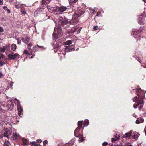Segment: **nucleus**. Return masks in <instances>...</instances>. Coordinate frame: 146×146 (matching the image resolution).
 Returning <instances> with one entry per match:
<instances>
[{"mask_svg":"<svg viewBox=\"0 0 146 146\" xmlns=\"http://www.w3.org/2000/svg\"><path fill=\"white\" fill-rule=\"evenodd\" d=\"M58 25L55 27L54 31L53 32V36L54 37L58 38V36L62 35V30L61 26H63L62 22V20H60L58 21Z\"/></svg>","mask_w":146,"mask_h":146,"instance_id":"obj_1","label":"nucleus"},{"mask_svg":"<svg viewBox=\"0 0 146 146\" xmlns=\"http://www.w3.org/2000/svg\"><path fill=\"white\" fill-rule=\"evenodd\" d=\"M14 104L12 103L11 104H4L2 102H0V111L5 112L9 110H11L13 108Z\"/></svg>","mask_w":146,"mask_h":146,"instance_id":"obj_2","label":"nucleus"},{"mask_svg":"<svg viewBox=\"0 0 146 146\" xmlns=\"http://www.w3.org/2000/svg\"><path fill=\"white\" fill-rule=\"evenodd\" d=\"M143 99H138V97L137 96L135 97L133 99V100L134 102H136L138 104V105L140 106L139 108V110H140L141 109L143 105L144 102L143 101Z\"/></svg>","mask_w":146,"mask_h":146,"instance_id":"obj_3","label":"nucleus"},{"mask_svg":"<svg viewBox=\"0 0 146 146\" xmlns=\"http://www.w3.org/2000/svg\"><path fill=\"white\" fill-rule=\"evenodd\" d=\"M142 32V30L141 29L137 31H133V34L135 35L134 37L135 38H138L137 39V41L138 40H139L140 39V35L139 33Z\"/></svg>","mask_w":146,"mask_h":146,"instance_id":"obj_4","label":"nucleus"},{"mask_svg":"<svg viewBox=\"0 0 146 146\" xmlns=\"http://www.w3.org/2000/svg\"><path fill=\"white\" fill-rule=\"evenodd\" d=\"M12 131L11 129H6L4 132V136L8 139L10 138V135L11 134Z\"/></svg>","mask_w":146,"mask_h":146,"instance_id":"obj_5","label":"nucleus"},{"mask_svg":"<svg viewBox=\"0 0 146 146\" xmlns=\"http://www.w3.org/2000/svg\"><path fill=\"white\" fill-rule=\"evenodd\" d=\"M136 92L137 94V95L138 99H143L144 98V96L142 95L143 94V92L142 91L141 89H137L136 90Z\"/></svg>","mask_w":146,"mask_h":146,"instance_id":"obj_6","label":"nucleus"},{"mask_svg":"<svg viewBox=\"0 0 146 146\" xmlns=\"http://www.w3.org/2000/svg\"><path fill=\"white\" fill-rule=\"evenodd\" d=\"M75 49L73 45L67 46L65 49V52H68L72 51H74Z\"/></svg>","mask_w":146,"mask_h":146,"instance_id":"obj_7","label":"nucleus"},{"mask_svg":"<svg viewBox=\"0 0 146 146\" xmlns=\"http://www.w3.org/2000/svg\"><path fill=\"white\" fill-rule=\"evenodd\" d=\"M66 9V7L65 6H62L61 7L56 6V11H58L61 12H63L65 11Z\"/></svg>","mask_w":146,"mask_h":146,"instance_id":"obj_8","label":"nucleus"},{"mask_svg":"<svg viewBox=\"0 0 146 146\" xmlns=\"http://www.w3.org/2000/svg\"><path fill=\"white\" fill-rule=\"evenodd\" d=\"M7 56L9 58L10 60H14L17 56H19V55L17 53L14 54H13L12 53H11L9 54L8 55H7Z\"/></svg>","mask_w":146,"mask_h":146,"instance_id":"obj_9","label":"nucleus"},{"mask_svg":"<svg viewBox=\"0 0 146 146\" xmlns=\"http://www.w3.org/2000/svg\"><path fill=\"white\" fill-rule=\"evenodd\" d=\"M20 136L19 134L16 133H13V135L11 138L12 140H16L19 138Z\"/></svg>","mask_w":146,"mask_h":146,"instance_id":"obj_10","label":"nucleus"},{"mask_svg":"<svg viewBox=\"0 0 146 146\" xmlns=\"http://www.w3.org/2000/svg\"><path fill=\"white\" fill-rule=\"evenodd\" d=\"M21 40L22 41L25 43L28 42L30 40V38L27 36H24L21 38Z\"/></svg>","mask_w":146,"mask_h":146,"instance_id":"obj_11","label":"nucleus"},{"mask_svg":"<svg viewBox=\"0 0 146 146\" xmlns=\"http://www.w3.org/2000/svg\"><path fill=\"white\" fill-rule=\"evenodd\" d=\"M47 7L50 12H53L56 11V7L54 8L49 6L48 5L47 6Z\"/></svg>","mask_w":146,"mask_h":146,"instance_id":"obj_12","label":"nucleus"},{"mask_svg":"<svg viewBox=\"0 0 146 146\" xmlns=\"http://www.w3.org/2000/svg\"><path fill=\"white\" fill-rule=\"evenodd\" d=\"M82 128V127H78L77 128L74 130V134L75 136L78 137H79V136H78L77 132L79 131L80 129Z\"/></svg>","mask_w":146,"mask_h":146,"instance_id":"obj_13","label":"nucleus"},{"mask_svg":"<svg viewBox=\"0 0 146 146\" xmlns=\"http://www.w3.org/2000/svg\"><path fill=\"white\" fill-rule=\"evenodd\" d=\"M23 144L25 146H27L29 144V141L26 139H22Z\"/></svg>","mask_w":146,"mask_h":146,"instance_id":"obj_14","label":"nucleus"},{"mask_svg":"<svg viewBox=\"0 0 146 146\" xmlns=\"http://www.w3.org/2000/svg\"><path fill=\"white\" fill-rule=\"evenodd\" d=\"M52 0H42V5H46L49 3Z\"/></svg>","mask_w":146,"mask_h":146,"instance_id":"obj_15","label":"nucleus"},{"mask_svg":"<svg viewBox=\"0 0 146 146\" xmlns=\"http://www.w3.org/2000/svg\"><path fill=\"white\" fill-rule=\"evenodd\" d=\"M138 23L141 25H143L144 24V19L141 18V17H140L139 18Z\"/></svg>","mask_w":146,"mask_h":146,"instance_id":"obj_16","label":"nucleus"},{"mask_svg":"<svg viewBox=\"0 0 146 146\" xmlns=\"http://www.w3.org/2000/svg\"><path fill=\"white\" fill-rule=\"evenodd\" d=\"M132 132L133 131L131 130L130 131V132L125 133L124 135V137L127 138L128 137H130L131 135Z\"/></svg>","mask_w":146,"mask_h":146,"instance_id":"obj_17","label":"nucleus"},{"mask_svg":"<svg viewBox=\"0 0 146 146\" xmlns=\"http://www.w3.org/2000/svg\"><path fill=\"white\" fill-rule=\"evenodd\" d=\"M17 46L16 44H11V48L12 50L13 51H15L16 49Z\"/></svg>","mask_w":146,"mask_h":146,"instance_id":"obj_18","label":"nucleus"},{"mask_svg":"<svg viewBox=\"0 0 146 146\" xmlns=\"http://www.w3.org/2000/svg\"><path fill=\"white\" fill-rule=\"evenodd\" d=\"M2 59V60H5L7 59V58H5L4 57V55L1 53H0V60Z\"/></svg>","mask_w":146,"mask_h":146,"instance_id":"obj_19","label":"nucleus"},{"mask_svg":"<svg viewBox=\"0 0 146 146\" xmlns=\"http://www.w3.org/2000/svg\"><path fill=\"white\" fill-rule=\"evenodd\" d=\"M3 60H0V67L2 66L5 64V62Z\"/></svg>","mask_w":146,"mask_h":146,"instance_id":"obj_20","label":"nucleus"},{"mask_svg":"<svg viewBox=\"0 0 146 146\" xmlns=\"http://www.w3.org/2000/svg\"><path fill=\"white\" fill-rule=\"evenodd\" d=\"M17 109L18 111L19 112H21L23 111L22 108L19 105L17 106Z\"/></svg>","mask_w":146,"mask_h":146,"instance_id":"obj_21","label":"nucleus"},{"mask_svg":"<svg viewBox=\"0 0 146 146\" xmlns=\"http://www.w3.org/2000/svg\"><path fill=\"white\" fill-rule=\"evenodd\" d=\"M72 21L74 23H76L77 22V19L75 17H73L72 18Z\"/></svg>","mask_w":146,"mask_h":146,"instance_id":"obj_22","label":"nucleus"},{"mask_svg":"<svg viewBox=\"0 0 146 146\" xmlns=\"http://www.w3.org/2000/svg\"><path fill=\"white\" fill-rule=\"evenodd\" d=\"M119 139V137H117L116 138H112L111 141L113 142H115L116 140Z\"/></svg>","mask_w":146,"mask_h":146,"instance_id":"obj_23","label":"nucleus"},{"mask_svg":"<svg viewBox=\"0 0 146 146\" xmlns=\"http://www.w3.org/2000/svg\"><path fill=\"white\" fill-rule=\"evenodd\" d=\"M82 121H79L78 123V125L79 127H82Z\"/></svg>","mask_w":146,"mask_h":146,"instance_id":"obj_24","label":"nucleus"},{"mask_svg":"<svg viewBox=\"0 0 146 146\" xmlns=\"http://www.w3.org/2000/svg\"><path fill=\"white\" fill-rule=\"evenodd\" d=\"M62 22L63 26L66 25L68 22V21L66 20H62Z\"/></svg>","mask_w":146,"mask_h":146,"instance_id":"obj_25","label":"nucleus"},{"mask_svg":"<svg viewBox=\"0 0 146 146\" xmlns=\"http://www.w3.org/2000/svg\"><path fill=\"white\" fill-rule=\"evenodd\" d=\"M89 123V121L88 120H85L84 121V124L86 126H87Z\"/></svg>","mask_w":146,"mask_h":146,"instance_id":"obj_26","label":"nucleus"},{"mask_svg":"<svg viewBox=\"0 0 146 146\" xmlns=\"http://www.w3.org/2000/svg\"><path fill=\"white\" fill-rule=\"evenodd\" d=\"M72 43V42L70 40H69L66 41V44L67 45H69Z\"/></svg>","mask_w":146,"mask_h":146,"instance_id":"obj_27","label":"nucleus"},{"mask_svg":"<svg viewBox=\"0 0 146 146\" xmlns=\"http://www.w3.org/2000/svg\"><path fill=\"white\" fill-rule=\"evenodd\" d=\"M139 135V134L138 135V133H137V134H135L134 135H133L132 136V137L134 139H135L138 137Z\"/></svg>","mask_w":146,"mask_h":146,"instance_id":"obj_28","label":"nucleus"},{"mask_svg":"<svg viewBox=\"0 0 146 146\" xmlns=\"http://www.w3.org/2000/svg\"><path fill=\"white\" fill-rule=\"evenodd\" d=\"M5 50H6L4 46H3V47H1L0 48L1 50L3 52H4V51H5Z\"/></svg>","mask_w":146,"mask_h":146,"instance_id":"obj_29","label":"nucleus"},{"mask_svg":"<svg viewBox=\"0 0 146 146\" xmlns=\"http://www.w3.org/2000/svg\"><path fill=\"white\" fill-rule=\"evenodd\" d=\"M43 146H46V144L48 143V141L47 140H45L43 142Z\"/></svg>","mask_w":146,"mask_h":146,"instance_id":"obj_30","label":"nucleus"},{"mask_svg":"<svg viewBox=\"0 0 146 146\" xmlns=\"http://www.w3.org/2000/svg\"><path fill=\"white\" fill-rule=\"evenodd\" d=\"M59 46L58 44L56 45L55 46H54V50L55 51V50H57V48Z\"/></svg>","mask_w":146,"mask_h":146,"instance_id":"obj_31","label":"nucleus"},{"mask_svg":"<svg viewBox=\"0 0 146 146\" xmlns=\"http://www.w3.org/2000/svg\"><path fill=\"white\" fill-rule=\"evenodd\" d=\"M138 106V104H134L133 107L135 108H137V106Z\"/></svg>","mask_w":146,"mask_h":146,"instance_id":"obj_32","label":"nucleus"},{"mask_svg":"<svg viewBox=\"0 0 146 146\" xmlns=\"http://www.w3.org/2000/svg\"><path fill=\"white\" fill-rule=\"evenodd\" d=\"M4 31L3 28L2 27L0 26V32L1 33L3 32Z\"/></svg>","mask_w":146,"mask_h":146,"instance_id":"obj_33","label":"nucleus"},{"mask_svg":"<svg viewBox=\"0 0 146 146\" xmlns=\"http://www.w3.org/2000/svg\"><path fill=\"white\" fill-rule=\"evenodd\" d=\"M36 144V142L35 141L31 142L30 143V145H35Z\"/></svg>","mask_w":146,"mask_h":146,"instance_id":"obj_34","label":"nucleus"},{"mask_svg":"<svg viewBox=\"0 0 146 146\" xmlns=\"http://www.w3.org/2000/svg\"><path fill=\"white\" fill-rule=\"evenodd\" d=\"M9 142H5L4 143V146H9Z\"/></svg>","mask_w":146,"mask_h":146,"instance_id":"obj_35","label":"nucleus"},{"mask_svg":"<svg viewBox=\"0 0 146 146\" xmlns=\"http://www.w3.org/2000/svg\"><path fill=\"white\" fill-rule=\"evenodd\" d=\"M108 144V143L106 142H104L102 144V145L103 146H106Z\"/></svg>","mask_w":146,"mask_h":146,"instance_id":"obj_36","label":"nucleus"},{"mask_svg":"<svg viewBox=\"0 0 146 146\" xmlns=\"http://www.w3.org/2000/svg\"><path fill=\"white\" fill-rule=\"evenodd\" d=\"M140 123V121H139V119H137L136 121V123L137 124H139Z\"/></svg>","mask_w":146,"mask_h":146,"instance_id":"obj_37","label":"nucleus"},{"mask_svg":"<svg viewBox=\"0 0 146 146\" xmlns=\"http://www.w3.org/2000/svg\"><path fill=\"white\" fill-rule=\"evenodd\" d=\"M36 142L38 143H40L42 142V140L41 139L37 140L36 141Z\"/></svg>","mask_w":146,"mask_h":146,"instance_id":"obj_38","label":"nucleus"},{"mask_svg":"<svg viewBox=\"0 0 146 146\" xmlns=\"http://www.w3.org/2000/svg\"><path fill=\"white\" fill-rule=\"evenodd\" d=\"M23 53L27 55L28 53V51L27 50H25L23 52Z\"/></svg>","mask_w":146,"mask_h":146,"instance_id":"obj_39","label":"nucleus"},{"mask_svg":"<svg viewBox=\"0 0 146 146\" xmlns=\"http://www.w3.org/2000/svg\"><path fill=\"white\" fill-rule=\"evenodd\" d=\"M93 28L95 30H96L98 29V27L97 26H94Z\"/></svg>","mask_w":146,"mask_h":146,"instance_id":"obj_40","label":"nucleus"},{"mask_svg":"<svg viewBox=\"0 0 146 146\" xmlns=\"http://www.w3.org/2000/svg\"><path fill=\"white\" fill-rule=\"evenodd\" d=\"M3 9L5 10H6V11L8 9L7 7V6H4L3 7Z\"/></svg>","mask_w":146,"mask_h":146,"instance_id":"obj_41","label":"nucleus"},{"mask_svg":"<svg viewBox=\"0 0 146 146\" xmlns=\"http://www.w3.org/2000/svg\"><path fill=\"white\" fill-rule=\"evenodd\" d=\"M21 11L22 13L23 14H26V13L25 11H23L22 10H21Z\"/></svg>","mask_w":146,"mask_h":146,"instance_id":"obj_42","label":"nucleus"},{"mask_svg":"<svg viewBox=\"0 0 146 146\" xmlns=\"http://www.w3.org/2000/svg\"><path fill=\"white\" fill-rule=\"evenodd\" d=\"M144 121V119L143 118H141L140 119V123H142Z\"/></svg>","mask_w":146,"mask_h":146,"instance_id":"obj_43","label":"nucleus"},{"mask_svg":"<svg viewBox=\"0 0 146 146\" xmlns=\"http://www.w3.org/2000/svg\"><path fill=\"white\" fill-rule=\"evenodd\" d=\"M79 139V141L81 142L83 141L84 140V139H83L82 138H80Z\"/></svg>","mask_w":146,"mask_h":146,"instance_id":"obj_44","label":"nucleus"},{"mask_svg":"<svg viewBox=\"0 0 146 146\" xmlns=\"http://www.w3.org/2000/svg\"><path fill=\"white\" fill-rule=\"evenodd\" d=\"M131 145V144L130 143H126L125 146H130Z\"/></svg>","mask_w":146,"mask_h":146,"instance_id":"obj_45","label":"nucleus"},{"mask_svg":"<svg viewBox=\"0 0 146 146\" xmlns=\"http://www.w3.org/2000/svg\"><path fill=\"white\" fill-rule=\"evenodd\" d=\"M3 3V0H0V5H2Z\"/></svg>","mask_w":146,"mask_h":146,"instance_id":"obj_46","label":"nucleus"},{"mask_svg":"<svg viewBox=\"0 0 146 146\" xmlns=\"http://www.w3.org/2000/svg\"><path fill=\"white\" fill-rule=\"evenodd\" d=\"M82 28L80 27L78 30V33H80L81 31V30L82 29Z\"/></svg>","mask_w":146,"mask_h":146,"instance_id":"obj_47","label":"nucleus"},{"mask_svg":"<svg viewBox=\"0 0 146 146\" xmlns=\"http://www.w3.org/2000/svg\"><path fill=\"white\" fill-rule=\"evenodd\" d=\"M15 7L17 9H18L19 8V7L18 6V5H15Z\"/></svg>","mask_w":146,"mask_h":146,"instance_id":"obj_48","label":"nucleus"},{"mask_svg":"<svg viewBox=\"0 0 146 146\" xmlns=\"http://www.w3.org/2000/svg\"><path fill=\"white\" fill-rule=\"evenodd\" d=\"M13 82L12 81H11L10 82V85L11 86H12L13 85Z\"/></svg>","mask_w":146,"mask_h":146,"instance_id":"obj_49","label":"nucleus"},{"mask_svg":"<svg viewBox=\"0 0 146 146\" xmlns=\"http://www.w3.org/2000/svg\"><path fill=\"white\" fill-rule=\"evenodd\" d=\"M3 74L2 72L0 71V78H1V77L2 76Z\"/></svg>","mask_w":146,"mask_h":146,"instance_id":"obj_50","label":"nucleus"},{"mask_svg":"<svg viewBox=\"0 0 146 146\" xmlns=\"http://www.w3.org/2000/svg\"><path fill=\"white\" fill-rule=\"evenodd\" d=\"M7 11V13H10V10L9 9H8V10Z\"/></svg>","mask_w":146,"mask_h":146,"instance_id":"obj_51","label":"nucleus"},{"mask_svg":"<svg viewBox=\"0 0 146 146\" xmlns=\"http://www.w3.org/2000/svg\"><path fill=\"white\" fill-rule=\"evenodd\" d=\"M31 46H28V49L29 50L31 49Z\"/></svg>","mask_w":146,"mask_h":146,"instance_id":"obj_52","label":"nucleus"},{"mask_svg":"<svg viewBox=\"0 0 146 146\" xmlns=\"http://www.w3.org/2000/svg\"><path fill=\"white\" fill-rule=\"evenodd\" d=\"M37 46L39 48H42L43 47V46H39V45H37Z\"/></svg>","mask_w":146,"mask_h":146,"instance_id":"obj_53","label":"nucleus"},{"mask_svg":"<svg viewBox=\"0 0 146 146\" xmlns=\"http://www.w3.org/2000/svg\"><path fill=\"white\" fill-rule=\"evenodd\" d=\"M21 43V41L20 40H18V44H19Z\"/></svg>","mask_w":146,"mask_h":146,"instance_id":"obj_54","label":"nucleus"},{"mask_svg":"<svg viewBox=\"0 0 146 146\" xmlns=\"http://www.w3.org/2000/svg\"><path fill=\"white\" fill-rule=\"evenodd\" d=\"M117 137H119V135H117V134H116V135H115V138H116Z\"/></svg>","mask_w":146,"mask_h":146,"instance_id":"obj_55","label":"nucleus"},{"mask_svg":"<svg viewBox=\"0 0 146 146\" xmlns=\"http://www.w3.org/2000/svg\"><path fill=\"white\" fill-rule=\"evenodd\" d=\"M28 46H32V44H31V43H30L29 44H28Z\"/></svg>","mask_w":146,"mask_h":146,"instance_id":"obj_56","label":"nucleus"},{"mask_svg":"<svg viewBox=\"0 0 146 146\" xmlns=\"http://www.w3.org/2000/svg\"><path fill=\"white\" fill-rule=\"evenodd\" d=\"M40 146V144H37V145H35V146Z\"/></svg>","mask_w":146,"mask_h":146,"instance_id":"obj_57","label":"nucleus"},{"mask_svg":"<svg viewBox=\"0 0 146 146\" xmlns=\"http://www.w3.org/2000/svg\"><path fill=\"white\" fill-rule=\"evenodd\" d=\"M77 0H75L74 1V3H76V2H77Z\"/></svg>","mask_w":146,"mask_h":146,"instance_id":"obj_58","label":"nucleus"},{"mask_svg":"<svg viewBox=\"0 0 146 146\" xmlns=\"http://www.w3.org/2000/svg\"><path fill=\"white\" fill-rule=\"evenodd\" d=\"M144 2H146V0H142Z\"/></svg>","mask_w":146,"mask_h":146,"instance_id":"obj_59","label":"nucleus"},{"mask_svg":"<svg viewBox=\"0 0 146 146\" xmlns=\"http://www.w3.org/2000/svg\"><path fill=\"white\" fill-rule=\"evenodd\" d=\"M145 135H146V129L145 131Z\"/></svg>","mask_w":146,"mask_h":146,"instance_id":"obj_60","label":"nucleus"},{"mask_svg":"<svg viewBox=\"0 0 146 146\" xmlns=\"http://www.w3.org/2000/svg\"><path fill=\"white\" fill-rule=\"evenodd\" d=\"M8 47H9V46H10V44H8Z\"/></svg>","mask_w":146,"mask_h":146,"instance_id":"obj_61","label":"nucleus"},{"mask_svg":"<svg viewBox=\"0 0 146 146\" xmlns=\"http://www.w3.org/2000/svg\"><path fill=\"white\" fill-rule=\"evenodd\" d=\"M31 58H33V56H31Z\"/></svg>","mask_w":146,"mask_h":146,"instance_id":"obj_62","label":"nucleus"},{"mask_svg":"<svg viewBox=\"0 0 146 146\" xmlns=\"http://www.w3.org/2000/svg\"><path fill=\"white\" fill-rule=\"evenodd\" d=\"M1 35V33L0 32V35Z\"/></svg>","mask_w":146,"mask_h":146,"instance_id":"obj_63","label":"nucleus"},{"mask_svg":"<svg viewBox=\"0 0 146 146\" xmlns=\"http://www.w3.org/2000/svg\"><path fill=\"white\" fill-rule=\"evenodd\" d=\"M78 49H77L76 50H78Z\"/></svg>","mask_w":146,"mask_h":146,"instance_id":"obj_64","label":"nucleus"}]
</instances>
